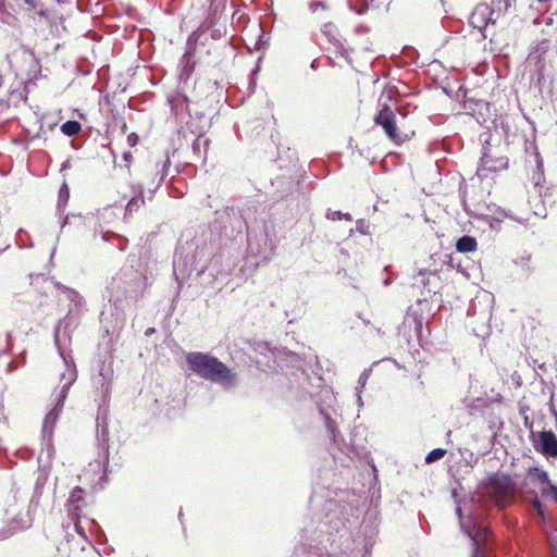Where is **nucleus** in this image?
Here are the masks:
<instances>
[{
	"instance_id": "nucleus-3",
	"label": "nucleus",
	"mask_w": 557,
	"mask_h": 557,
	"mask_svg": "<svg viewBox=\"0 0 557 557\" xmlns=\"http://www.w3.org/2000/svg\"><path fill=\"white\" fill-rule=\"evenodd\" d=\"M54 343L58 348L59 355L63 361L64 371L60 374L59 386L52 392L53 407L49 410L44 419L42 431L44 433L51 434L53 428L62 412L65 399L67 397L71 386L77 380V370L72 355L66 350L65 334H61L58 329L54 334Z\"/></svg>"
},
{
	"instance_id": "nucleus-40",
	"label": "nucleus",
	"mask_w": 557,
	"mask_h": 557,
	"mask_svg": "<svg viewBox=\"0 0 557 557\" xmlns=\"http://www.w3.org/2000/svg\"><path fill=\"white\" fill-rule=\"evenodd\" d=\"M309 9L311 12H317L319 9L321 10H325L326 9V4L324 1H312L309 3Z\"/></svg>"
},
{
	"instance_id": "nucleus-2",
	"label": "nucleus",
	"mask_w": 557,
	"mask_h": 557,
	"mask_svg": "<svg viewBox=\"0 0 557 557\" xmlns=\"http://www.w3.org/2000/svg\"><path fill=\"white\" fill-rule=\"evenodd\" d=\"M129 264L120 270L107 286L109 301L116 309H123L128 301L137 300L151 284L153 273L147 264L138 263L135 257L128 258Z\"/></svg>"
},
{
	"instance_id": "nucleus-30",
	"label": "nucleus",
	"mask_w": 557,
	"mask_h": 557,
	"mask_svg": "<svg viewBox=\"0 0 557 557\" xmlns=\"http://www.w3.org/2000/svg\"><path fill=\"white\" fill-rule=\"evenodd\" d=\"M511 5V0H492V9L495 10L496 17L505 13Z\"/></svg>"
},
{
	"instance_id": "nucleus-32",
	"label": "nucleus",
	"mask_w": 557,
	"mask_h": 557,
	"mask_svg": "<svg viewBox=\"0 0 557 557\" xmlns=\"http://www.w3.org/2000/svg\"><path fill=\"white\" fill-rule=\"evenodd\" d=\"M208 145H209V139L208 138H203L202 136H199V137H197L194 140V143L191 145V148H193V151L200 157L201 148H203V150L206 152L207 148H208Z\"/></svg>"
},
{
	"instance_id": "nucleus-5",
	"label": "nucleus",
	"mask_w": 557,
	"mask_h": 557,
	"mask_svg": "<svg viewBox=\"0 0 557 557\" xmlns=\"http://www.w3.org/2000/svg\"><path fill=\"white\" fill-rule=\"evenodd\" d=\"M208 245H199V239L180 243L173 261V272L178 284L189 278L193 273L203 282L206 276V257Z\"/></svg>"
},
{
	"instance_id": "nucleus-23",
	"label": "nucleus",
	"mask_w": 557,
	"mask_h": 557,
	"mask_svg": "<svg viewBox=\"0 0 557 557\" xmlns=\"http://www.w3.org/2000/svg\"><path fill=\"white\" fill-rule=\"evenodd\" d=\"M435 276V273H433L431 270L428 269H421L418 271V273L414 275L413 285L418 287L426 288L430 284V277Z\"/></svg>"
},
{
	"instance_id": "nucleus-48",
	"label": "nucleus",
	"mask_w": 557,
	"mask_h": 557,
	"mask_svg": "<svg viewBox=\"0 0 557 557\" xmlns=\"http://www.w3.org/2000/svg\"><path fill=\"white\" fill-rule=\"evenodd\" d=\"M361 394H362V392H357L356 391L357 404H358L359 408L363 407V400H362Z\"/></svg>"
},
{
	"instance_id": "nucleus-4",
	"label": "nucleus",
	"mask_w": 557,
	"mask_h": 557,
	"mask_svg": "<svg viewBox=\"0 0 557 557\" xmlns=\"http://www.w3.org/2000/svg\"><path fill=\"white\" fill-rule=\"evenodd\" d=\"M185 360L190 372L202 380L218 384L225 391L234 389L239 384L237 373L210 354L191 351L186 354Z\"/></svg>"
},
{
	"instance_id": "nucleus-38",
	"label": "nucleus",
	"mask_w": 557,
	"mask_h": 557,
	"mask_svg": "<svg viewBox=\"0 0 557 557\" xmlns=\"http://www.w3.org/2000/svg\"><path fill=\"white\" fill-rule=\"evenodd\" d=\"M14 530L11 525L0 529V541L7 540L14 534Z\"/></svg>"
},
{
	"instance_id": "nucleus-24",
	"label": "nucleus",
	"mask_w": 557,
	"mask_h": 557,
	"mask_svg": "<svg viewBox=\"0 0 557 557\" xmlns=\"http://www.w3.org/2000/svg\"><path fill=\"white\" fill-rule=\"evenodd\" d=\"M320 412L324 417L325 428L327 429L332 440L334 441V443H337L339 432L337 430L336 422L332 419L331 414L327 411L321 409Z\"/></svg>"
},
{
	"instance_id": "nucleus-45",
	"label": "nucleus",
	"mask_w": 557,
	"mask_h": 557,
	"mask_svg": "<svg viewBox=\"0 0 557 557\" xmlns=\"http://www.w3.org/2000/svg\"><path fill=\"white\" fill-rule=\"evenodd\" d=\"M342 215H343V212H341V211L329 210L326 213V218L330 220H333V221L341 220Z\"/></svg>"
},
{
	"instance_id": "nucleus-20",
	"label": "nucleus",
	"mask_w": 557,
	"mask_h": 557,
	"mask_svg": "<svg viewBox=\"0 0 557 557\" xmlns=\"http://www.w3.org/2000/svg\"><path fill=\"white\" fill-rule=\"evenodd\" d=\"M32 523H33V518H32L29 511H27L25 513L17 515L14 519H12V521L10 522L9 525H11V528L14 530V532H17V531L27 530L28 528L32 527Z\"/></svg>"
},
{
	"instance_id": "nucleus-51",
	"label": "nucleus",
	"mask_w": 557,
	"mask_h": 557,
	"mask_svg": "<svg viewBox=\"0 0 557 557\" xmlns=\"http://www.w3.org/2000/svg\"><path fill=\"white\" fill-rule=\"evenodd\" d=\"M100 401H101V404H99V407H102V405H106V404H107V403H103V401H102V397H101V396H100Z\"/></svg>"
},
{
	"instance_id": "nucleus-43",
	"label": "nucleus",
	"mask_w": 557,
	"mask_h": 557,
	"mask_svg": "<svg viewBox=\"0 0 557 557\" xmlns=\"http://www.w3.org/2000/svg\"><path fill=\"white\" fill-rule=\"evenodd\" d=\"M234 227L237 230V233H242L243 228L246 227V223L240 215L234 218Z\"/></svg>"
},
{
	"instance_id": "nucleus-8",
	"label": "nucleus",
	"mask_w": 557,
	"mask_h": 557,
	"mask_svg": "<svg viewBox=\"0 0 557 557\" xmlns=\"http://www.w3.org/2000/svg\"><path fill=\"white\" fill-rule=\"evenodd\" d=\"M508 158L505 156H495L491 149L483 146L482 157L480 159L476 174L481 178L487 177L488 173H495L508 168Z\"/></svg>"
},
{
	"instance_id": "nucleus-18",
	"label": "nucleus",
	"mask_w": 557,
	"mask_h": 557,
	"mask_svg": "<svg viewBox=\"0 0 557 557\" xmlns=\"http://www.w3.org/2000/svg\"><path fill=\"white\" fill-rule=\"evenodd\" d=\"M132 190V198L126 205V213L132 214L133 212L137 211L140 206L145 203L144 199V185L143 184H132L131 185Z\"/></svg>"
},
{
	"instance_id": "nucleus-13",
	"label": "nucleus",
	"mask_w": 557,
	"mask_h": 557,
	"mask_svg": "<svg viewBox=\"0 0 557 557\" xmlns=\"http://www.w3.org/2000/svg\"><path fill=\"white\" fill-rule=\"evenodd\" d=\"M498 17H496L495 10L486 3L478 4L472 11L469 22L474 28H478L484 38L487 36L483 33L488 24H494Z\"/></svg>"
},
{
	"instance_id": "nucleus-16",
	"label": "nucleus",
	"mask_w": 557,
	"mask_h": 557,
	"mask_svg": "<svg viewBox=\"0 0 557 557\" xmlns=\"http://www.w3.org/2000/svg\"><path fill=\"white\" fill-rule=\"evenodd\" d=\"M535 447L546 457H557V436L552 431H542Z\"/></svg>"
},
{
	"instance_id": "nucleus-34",
	"label": "nucleus",
	"mask_w": 557,
	"mask_h": 557,
	"mask_svg": "<svg viewBox=\"0 0 557 557\" xmlns=\"http://www.w3.org/2000/svg\"><path fill=\"white\" fill-rule=\"evenodd\" d=\"M25 3L27 10L35 11L39 15H45V10L42 9V5L40 3V0H23Z\"/></svg>"
},
{
	"instance_id": "nucleus-28",
	"label": "nucleus",
	"mask_w": 557,
	"mask_h": 557,
	"mask_svg": "<svg viewBox=\"0 0 557 557\" xmlns=\"http://www.w3.org/2000/svg\"><path fill=\"white\" fill-rule=\"evenodd\" d=\"M61 131L66 136H74L81 131V124L77 121H66L61 125Z\"/></svg>"
},
{
	"instance_id": "nucleus-44",
	"label": "nucleus",
	"mask_w": 557,
	"mask_h": 557,
	"mask_svg": "<svg viewBox=\"0 0 557 557\" xmlns=\"http://www.w3.org/2000/svg\"><path fill=\"white\" fill-rule=\"evenodd\" d=\"M26 233L23 231V230H18L17 234H16V243L20 247H26L27 244L25 243V236Z\"/></svg>"
},
{
	"instance_id": "nucleus-22",
	"label": "nucleus",
	"mask_w": 557,
	"mask_h": 557,
	"mask_svg": "<svg viewBox=\"0 0 557 557\" xmlns=\"http://www.w3.org/2000/svg\"><path fill=\"white\" fill-rule=\"evenodd\" d=\"M190 58H191V52L190 50H187L182 59H181V72H180V79H187L190 74L193 73L194 71V64L190 62Z\"/></svg>"
},
{
	"instance_id": "nucleus-52",
	"label": "nucleus",
	"mask_w": 557,
	"mask_h": 557,
	"mask_svg": "<svg viewBox=\"0 0 557 557\" xmlns=\"http://www.w3.org/2000/svg\"><path fill=\"white\" fill-rule=\"evenodd\" d=\"M530 345H533L534 347H537V344L536 343H532V341H530Z\"/></svg>"
},
{
	"instance_id": "nucleus-49",
	"label": "nucleus",
	"mask_w": 557,
	"mask_h": 557,
	"mask_svg": "<svg viewBox=\"0 0 557 557\" xmlns=\"http://www.w3.org/2000/svg\"><path fill=\"white\" fill-rule=\"evenodd\" d=\"M342 219H345V220H348V221L352 220V218H351V215L349 213H343Z\"/></svg>"
},
{
	"instance_id": "nucleus-7",
	"label": "nucleus",
	"mask_w": 557,
	"mask_h": 557,
	"mask_svg": "<svg viewBox=\"0 0 557 557\" xmlns=\"http://www.w3.org/2000/svg\"><path fill=\"white\" fill-rule=\"evenodd\" d=\"M206 276H203L202 285H211L219 276L230 275L237 264V258L230 252L220 251L212 255L208 247V256L206 257Z\"/></svg>"
},
{
	"instance_id": "nucleus-46",
	"label": "nucleus",
	"mask_w": 557,
	"mask_h": 557,
	"mask_svg": "<svg viewBox=\"0 0 557 557\" xmlns=\"http://www.w3.org/2000/svg\"><path fill=\"white\" fill-rule=\"evenodd\" d=\"M356 226L357 231L360 232L361 234H368V226L366 225L363 220H358Z\"/></svg>"
},
{
	"instance_id": "nucleus-21",
	"label": "nucleus",
	"mask_w": 557,
	"mask_h": 557,
	"mask_svg": "<svg viewBox=\"0 0 557 557\" xmlns=\"http://www.w3.org/2000/svg\"><path fill=\"white\" fill-rule=\"evenodd\" d=\"M476 246H478L476 239L474 237L468 236V235L461 236L456 242L457 251L462 252V253L474 251L476 249Z\"/></svg>"
},
{
	"instance_id": "nucleus-29",
	"label": "nucleus",
	"mask_w": 557,
	"mask_h": 557,
	"mask_svg": "<svg viewBox=\"0 0 557 557\" xmlns=\"http://www.w3.org/2000/svg\"><path fill=\"white\" fill-rule=\"evenodd\" d=\"M83 490L81 487H75L70 495L69 505L73 506L74 510L79 509V503L83 502Z\"/></svg>"
},
{
	"instance_id": "nucleus-10",
	"label": "nucleus",
	"mask_w": 557,
	"mask_h": 557,
	"mask_svg": "<svg viewBox=\"0 0 557 557\" xmlns=\"http://www.w3.org/2000/svg\"><path fill=\"white\" fill-rule=\"evenodd\" d=\"M374 121L377 125L382 126L386 136L394 143L405 140V136H403L397 127L396 113L387 104L382 107Z\"/></svg>"
},
{
	"instance_id": "nucleus-31",
	"label": "nucleus",
	"mask_w": 557,
	"mask_h": 557,
	"mask_svg": "<svg viewBox=\"0 0 557 557\" xmlns=\"http://www.w3.org/2000/svg\"><path fill=\"white\" fill-rule=\"evenodd\" d=\"M98 441L101 445V448L104 450V455H108V441H109V432L106 425H101L97 433ZM107 458V456H104Z\"/></svg>"
},
{
	"instance_id": "nucleus-14",
	"label": "nucleus",
	"mask_w": 557,
	"mask_h": 557,
	"mask_svg": "<svg viewBox=\"0 0 557 557\" xmlns=\"http://www.w3.org/2000/svg\"><path fill=\"white\" fill-rule=\"evenodd\" d=\"M529 154V163H534L535 170L532 173L531 181L534 186H539L544 178V164L541 153L534 143H530L525 148Z\"/></svg>"
},
{
	"instance_id": "nucleus-50",
	"label": "nucleus",
	"mask_w": 557,
	"mask_h": 557,
	"mask_svg": "<svg viewBox=\"0 0 557 557\" xmlns=\"http://www.w3.org/2000/svg\"><path fill=\"white\" fill-rule=\"evenodd\" d=\"M67 221H69V215H66L64 218V220L62 221L61 228H63L66 225Z\"/></svg>"
},
{
	"instance_id": "nucleus-17",
	"label": "nucleus",
	"mask_w": 557,
	"mask_h": 557,
	"mask_svg": "<svg viewBox=\"0 0 557 557\" xmlns=\"http://www.w3.org/2000/svg\"><path fill=\"white\" fill-rule=\"evenodd\" d=\"M168 101L176 117L183 120L184 117L190 115L189 100L183 92L176 91L170 95L168 97Z\"/></svg>"
},
{
	"instance_id": "nucleus-54",
	"label": "nucleus",
	"mask_w": 557,
	"mask_h": 557,
	"mask_svg": "<svg viewBox=\"0 0 557 557\" xmlns=\"http://www.w3.org/2000/svg\"><path fill=\"white\" fill-rule=\"evenodd\" d=\"M120 250L124 249V246L122 244L119 245Z\"/></svg>"
},
{
	"instance_id": "nucleus-39",
	"label": "nucleus",
	"mask_w": 557,
	"mask_h": 557,
	"mask_svg": "<svg viewBox=\"0 0 557 557\" xmlns=\"http://www.w3.org/2000/svg\"><path fill=\"white\" fill-rule=\"evenodd\" d=\"M69 199V188L66 185H63L60 189V193H59V203L58 206L60 207L62 201L66 202Z\"/></svg>"
},
{
	"instance_id": "nucleus-12",
	"label": "nucleus",
	"mask_w": 557,
	"mask_h": 557,
	"mask_svg": "<svg viewBox=\"0 0 557 557\" xmlns=\"http://www.w3.org/2000/svg\"><path fill=\"white\" fill-rule=\"evenodd\" d=\"M112 360H103L98 366V374L94 376V385L101 391L103 403H108L111 393V383L113 381Z\"/></svg>"
},
{
	"instance_id": "nucleus-19",
	"label": "nucleus",
	"mask_w": 557,
	"mask_h": 557,
	"mask_svg": "<svg viewBox=\"0 0 557 557\" xmlns=\"http://www.w3.org/2000/svg\"><path fill=\"white\" fill-rule=\"evenodd\" d=\"M58 287L65 294L66 299L71 304L69 314L73 313L74 311L78 312L84 305V299L79 293L61 284H58Z\"/></svg>"
},
{
	"instance_id": "nucleus-15",
	"label": "nucleus",
	"mask_w": 557,
	"mask_h": 557,
	"mask_svg": "<svg viewBox=\"0 0 557 557\" xmlns=\"http://www.w3.org/2000/svg\"><path fill=\"white\" fill-rule=\"evenodd\" d=\"M362 541L356 540L357 547L352 550V557H366L371 553V549L375 542L376 530L373 527L364 525L362 529Z\"/></svg>"
},
{
	"instance_id": "nucleus-27",
	"label": "nucleus",
	"mask_w": 557,
	"mask_h": 557,
	"mask_svg": "<svg viewBox=\"0 0 557 557\" xmlns=\"http://www.w3.org/2000/svg\"><path fill=\"white\" fill-rule=\"evenodd\" d=\"M518 267L521 268V270L525 273V274H529L532 272V267H531V255L530 253H523L522 256L518 257L517 259H515L513 261Z\"/></svg>"
},
{
	"instance_id": "nucleus-33",
	"label": "nucleus",
	"mask_w": 557,
	"mask_h": 557,
	"mask_svg": "<svg viewBox=\"0 0 557 557\" xmlns=\"http://www.w3.org/2000/svg\"><path fill=\"white\" fill-rule=\"evenodd\" d=\"M446 454V450L443 449V448H435L433 450H431L426 457H425V462L426 463H432V462H435L440 459H442Z\"/></svg>"
},
{
	"instance_id": "nucleus-1",
	"label": "nucleus",
	"mask_w": 557,
	"mask_h": 557,
	"mask_svg": "<svg viewBox=\"0 0 557 557\" xmlns=\"http://www.w3.org/2000/svg\"><path fill=\"white\" fill-rule=\"evenodd\" d=\"M517 483L508 474L493 473L478 486L475 495L470 499L473 507L463 518L461 506H457L456 513L459 518L461 531L472 541V557H486V546L490 540V531L483 525L481 516L493 503L497 509L503 510L516 499Z\"/></svg>"
},
{
	"instance_id": "nucleus-55",
	"label": "nucleus",
	"mask_w": 557,
	"mask_h": 557,
	"mask_svg": "<svg viewBox=\"0 0 557 557\" xmlns=\"http://www.w3.org/2000/svg\"><path fill=\"white\" fill-rule=\"evenodd\" d=\"M539 2H549L550 0H537Z\"/></svg>"
},
{
	"instance_id": "nucleus-41",
	"label": "nucleus",
	"mask_w": 557,
	"mask_h": 557,
	"mask_svg": "<svg viewBox=\"0 0 557 557\" xmlns=\"http://www.w3.org/2000/svg\"><path fill=\"white\" fill-rule=\"evenodd\" d=\"M45 482H46V476L39 475L37 481H36L35 493H34V496H33L32 500H34L37 496L40 495V488H41V486L44 485Z\"/></svg>"
},
{
	"instance_id": "nucleus-53",
	"label": "nucleus",
	"mask_w": 557,
	"mask_h": 557,
	"mask_svg": "<svg viewBox=\"0 0 557 557\" xmlns=\"http://www.w3.org/2000/svg\"><path fill=\"white\" fill-rule=\"evenodd\" d=\"M58 3H63L65 2L66 0H55Z\"/></svg>"
},
{
	"instance_id": "nucleus-35",
	"label": "nucleus",
	"mask_w": 557,
	"mask_h": 557,
	"mask_svg": "<svg viewBox=\"0 0 557 557\" xmlns=\"http://www.w3.org/2000/svg\"><path fill=\"white\" fill-rule=\"evenodd\" d=\"M541 495L557 503V485L553 483L548 487H542Z\"/></svg>"
},
{
	"instance_id": "nucleus-25",
	"label": "nucleus",
	"mask_w": 557,
	"mask_h": 557,
	"mask_svg": "<svg viewBox=\"0 0 557 557\" xmlns=\"http://www.w3.org/2000/svg\"><path fill=\"white\" fill-rule=\"evenodd\" d=\"M529 476L542 483L544 485L543 487H548L549 484H553V482L549 480L548 473L545 470L536 467L529 470Z\"/></svg>"
},
{
	"instance_id": "nucleus-42",
	"label": "nucleus",
	"mask_w": 557,
	"mask_h": 557,
	"mask_svg": "<svg viewBox=\"0 0 557 557\" xmlns=\"http://www.w3.org/2000/svg\"><path fill=\"white\" fill-rule=\"evenodd\" d=\"M532 506L533 508L536 510L537 515L543 519L545 520V513H544V509H543V505L542 503L535 498L533 502H532Z\"/></svg>"
},
{
	"instance_id": "nucleus-11",
	"label": "nucleus",
	"mask_w": 557,
	"mask_h": 557,
	"mask_svg": "<svg viewBox=\"0 0 557 557\" xmlns=\"http://www.w3.org/2000/svg\"><path fill=\"white\" fill-rule=\"evenodd\" d=\"M493 295L483 293L478 295L469 305L468 315L478 317V320L484 325L490 322L492 317Z\"/></svg>"
},
{
	"instance_id": "nucleus-37",
	"label": "nucleus",
	"mask_w": 557,
	"mask_h": 557,
	"mask_svg": "<svg viewBox=\"0 0 557 557\" xmlns=\"http://www.w3.org/2000/svg\"><path fill=\"white\" fill-rule=\"evenodd\" d=\"M169 165H170V160H169V158H166V160L162 164V173L158 177L157 182L154 183L153 189H150V191H154L156 189H158L160 187L161 183L163 182L164 177L166 176V168Z\"/></svg>"
},
{
	"instance_id": "nucleus-47",
	"label": "nucleus",
	"mask_w": 557,
	"mask_h": 557,
	"mask_svg": "<svg viewBox=\"0 0 557 557\" xmlns=\"http://www.w3.org/2000/svg\"><path fill=\"white\" fill-rule=\"evenodd\" d=\"M9 108V102L5 97L0 96V116Z\"/></svg>"
},
{
	"instance_id": "nucleus-36",
	"label": "nucleus",
	"mask_w": 557,
	"mask_h": 557,
	"mask_svg": "<svg viewBox=\"0 0 557 557\" xmlns=\"http://www.w3.org/2000/svg\"><path fill=\"white\" fill-rule=\"evenodd\" d=\"M370 373H371V369H364L362 371V373L360 374L359 379H358V382H357V386H356V391L357 392H362L363 388L366 387L367 385V382L370 377Z\"/></svg>"
},
{
	"instance_id": "nucleus-6",
	"label": "nucleus",
	"mask_w": 557,
	"mask_h": 557,
	"mask_svg": "<svg viewBox=\"0 0 557 557\" xmlns=\"http://www.w3.org/2000/svg\"><path fill=\"white\" fill-rule=\"evenodd\" d=\"M325 516L320 522V532L326 533V540H320L329 555L335 554L336 548V534H339L346 527L348 508L346 504L339 500H327L324 505Z\"/></svg>"
},
{
	"instance_id": "nucleus-26",
	"label": "nucleus",
	"mask_w": 557,
	"mask_h": 557,
	"mask_svg": "<svg viewBox=\"0 0 557 557\" xmlns=\"http://www.w3.org/2000/svg\"><path fill=\"white\" fill-rule=\"evenodd\" d=\"M349 8L358 14H363L374 0H347Z\"/></svg>"
},
{
	"instance_id": "nucleus-9",
	"label": "nucleus",
	"mask_w": 557,
	"mask_h": 557,
	"mask_svg": "<svg viewBox=\"0 0 557 557\" xmlns=\"http://www.w3.org/2000/svg\"><path fill=\"white\" fill-rule=\"evenodd\" d=\"M247 240V250L249 255L258 257L262 261H267L273 256L274 248L264 232H248Z\"/></svg>"
}]
</instances>
